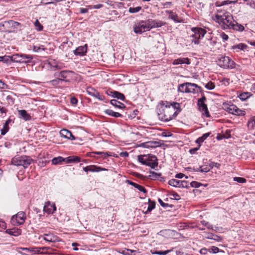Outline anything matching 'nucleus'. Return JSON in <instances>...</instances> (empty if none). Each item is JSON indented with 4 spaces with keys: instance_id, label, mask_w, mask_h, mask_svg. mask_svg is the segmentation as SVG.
<instances>
[{
    "instance_id": "f257e3e1",
    "label": "nucleus",
    "mask_w": 255,
    "mask_h": 255,
    "mask_svg": "<svg viewBox=\"0 0 255 255\" xmlns=\"http://www.w3.org/2000/svg\"><path fill=\"white\" fill-rule=\"evenodd\" d=\"M213 19L223 29H232L239 31H243L245 29L244 26L235 20L230 12L224 9H217Z\"/></svg>"
},
{
    "instance_id": "f03ea898",
    "label": "nucleus",
    "mask_w": 255,
    "mask_h": 255,
    "mask_svg": "<svg viewBox=\"0 0 255 255\" xmlns=\"http://www.w3.org/2000/svg\"><path fill=\"white\" fill-rule=\"evenodd\" d=\"M160 107L158 111V117L159 119L163 122H167L171 120L176 116L173 113V109L171 106H169V102L167 101H161Z\"/></svg>"
},
{
    "instance_id": "7ed1b4c3",
    "label": "nucleus",
    "mask_w": 255,
    "mask_h": 255,
    "mask_svg": "<svg viewBox=\"0 0 255 255\" xmlns=\"http://www.w3.org/2000/svg\"><path fill=\"white\" fill-rule=\"evenodd\" d=\"M201 90V88L196 84L189 82L180 84L178 87V91L185 93L195 94Z\"/></svg>"
},
{
    "instance_id": "20e7f679",
    "label": "nucleus",
    "mask_w": 255,
    "mask_h": 255,
    "mask_svg": "<svg viewBox=\"0 0 255 255\" xmlns=\"http://www.w3.org/2000/svg\"><path fill=\"white\" fill-rule=\"evenodd\" d=\"M32 159L29 156H18L12 158L11 163L15 166H22L27 168L32 162Z\"/></svg>"
},
{
    "instance_id": "39448f33",
    "label": "nucleus",
    "mask_w": 255,
    "mask_h": 255,
    "mask_svg": "<svg viewBox=\"0 0 255 255\" xmlns=\"http://www.w3.org/2000/svg\"><path fill=\"white\" fill-rule=\"evenodd\" d=\"M191 30L194 32L191 37V41L195 44L200 43V39L203 38L207 31L205 29L200 27H192Z\"/></svg>"
},
{
    "instance_id": "423d86ee",
    "label": "nucleus",
    "mask_w": 255,
    "mask_h": 255,
    "mask_svg": "<svg viewBox=\"0 0 255 255\" xmlns=\"http://www.w3.org/2000/svg\"><path fill=\"white\" fill-rule=\"evenodd\" d=\"M218 65L224 69H233L235 67V63L228 56H222L218 59Z\"/></svg>"
},
{
    "instance_id": "0eeeda50",
    "label": "nucleus",
    "mask_w": 255,
    "mask_h": 255,
    "mask_svg": "<svg viewBox=\"0 0 255 255\" xmlns=\"http://www.w3.org/2000/svg\"><path fill=\"white\" fill-rule=\"evenodd\" d=\"M26 218V217L25 212L20 211L16 214L12 216L10 222L13 225L18 226L24 224Z\"/></svg>"
},
{
    "instance_id": "6e6552de",
    "label": "nucleus",
    "mask_w": 255,
    "mask_h": 255,
    "mask_svg": "<svg viewBox=\"0 0 255 255\" xmlns=\"http://www.w3.org/2000/svg\"><path fill=\"white\" fill-rule=\"evenodd\" d=\"M223 108L230 114L237 116H244L246 114L245 111L240 110L234 104H224Z\"/></svg>"
},
{
    "instance_id": "1a4fd4ad",
    "label": "nucleus",
    "mask_w": 255,
    "mask_h": 255,
    "mask_svg": "<svg viewBox=\"0 0 255 255\" xmlns=\"http://www.w3.org/2000/svg\"><path fill=\"white\" fill-rule=\"evenodd\" d=\"M149 31L146 20H140L134 24L133 31L136 34H140L144 32Z\"/></svg>"
},
{
    "instance_id": "9d476101",
    "label": "nucleus",
    "mask_w": 255,
    "mask_h": 255,
    "mask_svg": "<svg viewBox=\"0 0 255 255\" xmlns=\"http://www.w3.org/2000/svg\"><path fill=\"white\" fill-rule=\"evenodd\" d=\"M206 101V98L204 95H203L201 98L198 100L197 105L199 107V110L202 113L203 115H205L206 117H210V115L208 110L207 106L205 103Z\"/></svg>"
},
{
    "instance_id": "9b49d317",
    "label": "nucleus",
    "mask_w": 255,
    "mask_h": 255,
    "mask_svg": "<svg viewBox=\"0 0 255 255\" xmlns=\"http://www.w3.org/2000/svg\"><path fill=\"white\" fill-rule=\"evenodd\" d=\"M162 145L161 140L159 141H149L141 143L140 146L144 148H155L157 147H160Z\"/></svg>"
},
{
    "instance_id": "f8f14e48",
    "label": "nucleus",
    "mask_w": 255,
    "mask_h": 255,
    "mask_svg": "<svg viewBox=\"0 0 255 255\" xmlns=\"http://www.w3.org/2000/svg\"><path fill=\"white\" fill-rule=\"evenodd\" d=\"M83 170L85 172L88 173V172H98L100 171H107L108 169L105 168L98 166L96 165H90L84 167Z\"/></svg>"
},
{
    "instance_id": "ddd939ff",
    "label": "nucleus",
    "mask_w": 255,
    "mask_h": 255,
    "mask_svg": "<svg viewBox=\"0 0 255 255\" xmlns=\"http://www.w3.org/2000/svg\"><path fill=\"white\" fill-rule=\"evenodd\" d=\"M157 159L156 156L155 155H149V157H147L146 159V162L144 165L146 166H148L151 168H154L158 165Z\"/></svg>"
},
{
    "instance_id": "4468645a",
    "label": "nucleus",
    "mask_w": 255,
    "mask_h": 255,
    "mask_svg": "<svg viewBox=\"0 0 255 255\" xmlns=\"http://www.w3.org/2000/svg\"><path fill=\"white\" fill-rule=\"evenodd\" d=\"M56 210L55 205L49 201L45 202L43 207V211L47 214H53Z\"/></svg>"
},
{
    "instance_id": "2eb2a0df",
    "label": "nucleus",
    "mask_w": 255,
    "mask_h": 255,
    "mask_svg": "<svg viewBox=\"0 0 255 255\" xmlns=\"http://www.w3.org/2000/svg\"><path fill=\"white\" fill-rule=\"evenodd\" d=\"M87 51V45L85 44L84 46H79L74 51V53L75 55L83 56L86 55Z\"/></svg>"
},
{
    "instance_id": "dca6fc26",
    "label": "nucleus",
    "mask_w": 255,
    "mask_h": 255,
    "mask_svg": "<svg viewBox=\"0 0 255 255\" xmlns=\"http://www.w3.org/2000/svg\"><path fill=\"white\" fill-rule=\"evenodd\" d=\"M60 134L62 136L70 140H75V138L71 132L68 129H63L60 130Z\"/></svg>"
},
{
    "instance_id": "f3484780",
    "label": "nucleus",
    "mask_w": 255,
    "mask_h": 255,
    "mask_svg": "<svg viewBox=\"0 0 255 255\" xmlns=\"http://www.w3.org/2000/svg\"><path fill=\"white\" fill-rule=\"evenodd\" d=\"M166 13L167 14H169V15H168L169 18L171 19L175 22H181L182 20L180 19V18L179 17L178 15L176 13L173 12L171 10H166Z\"/></svg>"
},
{
    "instance_id": "a211bd4d",
    "label": "nucleus",
    "mask_w": 255,
    "mask_h": 255,
    "mask_svg": "<svg viewBox=\"0 0 255 255\" xmlns=\"http://www.w3.org/2000/svg\"><path fill=\"white\" fill-rule=\"evenodd\" d=\"M169 106H172L173 109V113L176 117L177 115L181 111V106L179 103L176 102L169 103Z\"/></svg>"
},
{
    "instance_id": "6ab92c4d",
    "label": "nucleus",
    "mask_w": 255,
    "mask_h": 255,
    "mask_svg": "<svg viewBox=\"0 0 255 255\" xmlns=\"http://www.w3.org/2000/svg\"><path fill=\"white\" fill-rule=\"evenodd\" d=\"M5 232L10 235L16 237L21 235V230L17 228H13L6 230Z\"/></svg>"
},
{
    "instance_id": "aec40b11",
    "label": "nucleus",
    "mask_w": 255,
    "mask_h": 255,
    "mask_svg": "<svg viewBox=\"0 0 255 255\" xmlns=\"http://www.w3.org/2000/svg\"><path fill=\"white\" fill-rule=\"evenodd\" d=\"M58 237L53 234H45L44 235L43 240L48 242L55 243L58 241Z\"/></svg>"
},
{
    "instance_id": "412c9836",
    "label": "nucleus",
    "mask_w": 255,
    "mask_h": 255,
    "mask_svg": "<svg viewBox=\"0 0 255 255\" xmlns=\"http://www.w3.org/2000/svg\"><path fill=\"white\" fill-rule=\"evenodd\" d=\"M18 113L20 118L23 119L25 121H29L31 119V116L25 110H18Z\"/></svg>"
},
{
    "instance_id": "4be33fe9",
    "label": "nucleus",
    "mask_w": 255,
    "mask_h": 255,
    "mask_svg": "<svg viewBox=\"0 0 255 255\" xmlns=\"http://www.w3.org/2000/svg\"><path fill=\"white\" fill-rule=\"evenodd\" d=\"M22 54H13L11 56H10V62H14L17 63H23V60H22Z\"/></svg>"
},
{
    "instance_id": "5701e85b",
    "label": "nucleus",
    "mask_w": 255,
    "mask_h": 255,
    "mask_svg": "<svg viewBox=\"0 0 255 255\" xmlns=\"http://www.w3.org/2000/svg\"><path fill=\"white\" fill-rule=\"evenodd\" d=\"M248 48V46L244 43H239L236 45H235L232 47V49L234 50H235L236 52H239V50H245Z\"/></svg>"
},
{
    "instance_id": "b1692460",
    "label": "nucleus",
    "mask_w": 255,
    "mask_h": 255,
    "mask_svg": "<svg viewBox=\"0 0 255 255\" xmlns=\"http://www.w3.org/2000/svg\"><path fill=\"white\" fill-rule=\"evenodd\" d=\"M49 249V247H36L31 248V251L35 254H44L46 251Z\"/></svg>"
},
{
    "instance_id": "393cba45",
    "label": "nucleus",
    "mask_w": 255,
    "mask_h": 255,
    "mask_svg": "<svg viewBox=\"0 0 255 255\" xmlns=\"http://www.w3.org/2000/svg\"><path fill=\"white\" fill-rule=\"evenodd\" d=\"M127 182L129 185H130L133 186L134 188L137 189L139 191L142 192L144 193H146L147 192L146 190L143 186L140 185L138 184H136L134 182H133L132 181H130L129 180H127Z\"/></svg>"
},
{
    "instance_id": "a878e982",
    "label": "nucleus",
    "mask_w": 255,
    "mask_h": 255,
    "mask_svg": "<svg viewBox=\"0 0 255 255\" xmlns=\"http://www.w3.org/2000/svg\"><path fill=\"white\" fill-rule=\"evenodd\" d=\"M70 72V71L67 70L62 71L59 73H55L54 74V77L56 78H60L64 80V79L67 77V74Z\"/></svg>"
},
{
    "instance_id": "bb28decb",
    "label": "nucleus",
    "mask_w": 255,
    "mask_h": 255,
    "mask_svg": "<svg viewBox=\"0 0 255 255\" xmlns=\"http://www.w3.org/2000/svg\"><path fill=\"white\" fill-rule=\"evenodd\" d=\"M155 207V202L148 200V205L147 210L144 212L145 214H148Z\"/></svg>"
},
{
    "instance_id": "cd10ccee",
    "label": "nucleus",
    "mask_w": 255,
    "mask_h": 255,
    "mask_svg": "<svg viewBox=\"0 0 255 255\" xmlns=\"http://www.w3.org/2000/svg\"><path fill=\"white\" fill-rule=\"evenodd\" d=\"M105 113L108 115L114 117L115 118L123 117V115L119 113L114 112L110 109H107L105 111Z\"/></svg>"
},
{
    "instance_id": "c85d7f7f",
    "label": "nucleus",
    "mask_w": 255,
    "mask_h": 255,
    "mask_svg": "<svg viewBox=\"0 0 255 255\" xmlns=\"http://www.w3.org/2000/svg\"><path fill=\"white\" fill-rule=\"evenodd\" d=\"M11 122V120L8 119L4 123L2 128L1 129V134L4 135L9 130L8 124Z\"/></svg>"
},
{
    "instance_id": "c756f323",
    "label": "nucleus",
    "mask_w": 255,
    "mask_h": 255,
    "mask_svg": "<svg viewBox=\"0 0 255 255\" xmlns=\"http://www.w3.org/2000/svg\"><path fill=\"white\" fill-rule=\"evenodd\" d=\"M111 93L112 94L111 96L113 97L117 98L118 99L123 101L125 100L124 95L118 91H114L111 92Z\"/></svg>"
},
{
    "instance_id": "7c9ffc66",
    "label": "nucleus",
    "mask_w": 255,
    "mask_h": 255,
    "mask_svg": "<svg viewBox=\"0 0 255 255\" xmlns=\"http://www.w3.org/2000/svg\"><path fill=\"white\" fill-rule=\"evenodd\" d=\"M110 103L113 106L120 109H124L126 108V106L124 104L115 99L111 100Z\"/></svg>"
},
{
    "instance_id": "2f4dec72",
    "label": "nucleus",
    "mask_w": 255,
    "mask_h": 255,
    "mask_svg": "<svg viewBox=\"0 0 255 255\" xmlns=\"http://www.w3.org/2000/svg\"><path fill=\"white\" fill-rule=\"evenodd\" d=\"M81 161V158L78 156H70L66 158V162H79Z\"/></svg>"
},
{
    "instance_id": "473e14b6",
    "label": "nucleus",
    "mask_w": 255,
    "mask_h": 255,
    "mask_svg": "<svg viewBox=\"0 0 255 255\" xmlns=\"http://www.w3.org/2000/svg\"><path fill=\"white\" fill-rule=\"evenodd\" d=\"M63 161L66 162V158H64L61 156H58L52 159V163L54 165H57L58 164H60Z\"/></svg>"
},
{
    "instance_id": "72a5a7b5",
    "label": "nucleus",
    "mask_w": 255,
    "mask_h": 255,
    "mask_svg": "<svg viewBox=\"0 0 255 255\" xmlns=\"http://www.w3.org/2000/svg\"><path fill=\"white\" fill-rule=\"evenodd\" d=\"M147 157H149V154L139 155L138 156V160L142 164L144 165Z\"/></svg>"
},
{
    "instance_id": "f704fd0d",
    "label": "nucleus",
    "mask_w": 255,
    "mask_h": 255,
    "mask_svg": "<svg viewBox=\"0 0 255 255\" xmlns=\"http://www.w3.org/2000/svg\"><path fill=\"white\" fill-rule=\"evenodd\" d=\"M168 184L173 187H179L180 180L175 179H172L168 181Z\"/></svg>"
},
{
    "instance_id": "c9c22d12",
    "label": "nucleus",
    "mask_w": 255,
    "mask_h": 255,
    "mask_svg": "<svg viewBox=\"0 0 255 255\" xmlns=\"http://www.w3.org/2000/svg\"><path fill=\"white\" fill-rule=\"evenodd\" d=\"M150 174L148 175V178L151 180H157L160 177V173H157L154 171H150Z\"/></svg>"
},
{
    "instance_id": "e433bc0d",
    "label": "nucleus",
    "mask_w": 255,
    "mask_h": 255,
    "mask_svg": "<svg viewBox=\"0 0 255 255\" xmlns=\"http://www.w3.org/2000/svg\"><path fill=\"white\" fill-rule=\"evenodd\" d=\"M248 127L249 128L254 129L255 127V116L252 117L249 120Z\"/></svg>"
},
{
    "instance_id": "4c0bfd02",
    "label": "nucleus",
    "mask_w": 255,
    "mask_h": 255,
    "mask_svg": "<svg viewBox=\"0 0 255 255\" xmlns=\"http://www.w3.org/2000/svg\"><path fill=\"white\" fill-rule=\"evenodd\" d=\"M172 250H166L165 251H153L151 250L150 252L152 255H166L167 254L170 253Z\"/></svg>"
},
{
    "instance_id": "58836bf2",
    "label": "nucleus",
    "mask_w": 255,
    "mask_h": 255,
    "mask_svg": "<svg viewBox=\"0 0 255 255\" xmlns=\"http://www.w3.org/2000/svg\"><path fill=\"white\" fill-rule=\"evenodd\" d=\"M147 25H148L149 30L153 28H155L154 25H155L156 20H153L151 19H148L146 20Z\"/></svg>"
},
{
    "instance_id": "ea45409f",
    "label": "nucleus",
    "mask_w": 255,
    "mask_h": 255,
    "mask_svg": "<svg viewBox=\"0 0 255 255\" xmlns=\"http://www.w3.org/2000/svg\"><path fill=\"white\" fill-rule=\"evenodd\" d=\"M64 81V80L60 78H56V79L51 80L49 83L52 86H56L60 84V82Z\"/></svg>"
},
{
    "instance_id": "a19ab883",
    "label": "nucleus",
    "mask_w": 255,
    "mask_h": 255,
    "mask_svg": "<svg viewBox=\"0 0 255 255\" xmlns=\"http://www.w3.org/2000/svg\"><path fill=\"white\" fill-rule=\"evenodd\" d=\"M141 6H137L135 7H130L128 8V11L130 13H134L139 12L141 9Z\"/></svg>"
},
{
    "instance_id": "79ce46f5",
    "label": "nucleus",
    "mask_w": 255,
    "mask_h": 255,
    "mask_svg": "<svg viewBox=\"0 0 255 255\" xmlns=\"http://www.w3.org/2000/svg\"><path fill=\"white\" fill-rule=\"evenodd\" d=\"M22 60L23 62L27 63L30 62L32 59L33 57L29 55L22 54Z\"/></svg>"
},
{
    "instance_id": "37998d69",
    "label": "nucleus",
    "mask_w": 255,
    "mask_h": 255,
    "mask_svg": "<svg viewBox=\"0 0 255 255\" xmlns=\"http://www.w3.org/2000/svg\"><path fill=\"white\" fill-rule=\"evenodd\" d=\"M2 61L4 63H10V58L9 56H0V62Z\"/></svg>"
},
{
    "instance_id": "c03bdc74",
    "label": "nucleus",
    "mask_w": 255,
    "mask_h": 255,
    "mask_svg": "<svg viewBox=\"0 0 255 255\" xmlns=\"http://www.w3.org/2000/svg\"><path fill=\"white\" fill-rule=\"evenodd\" d=\"M211 169V167L209 166H206L205 167L200 166L199 168L196 170V171H200L201 172H208Z\"/></svg>"
},
{
    "instance_id": "a18cd8bd",
    "label": "nucleus",
    "mask_w": 255,
    "mask_h": 255,
    "mask_svg": "<svg viewBox=\"0 0 255 255\" xmlns=\"http://www.w3.org/2000/svg\"><path fill=\"white\" fill-rule=\"evenodd\" d=\"M158 202L159 203L161 206H162L163 208H166L167 207H170L172 208L173 207V206L171 204H168L167 203H165L161 199L159 198Z\"/></svg>"
},
{
    "instance_id": "49530a36",
    "label": "nucleus",
    "mask_w": 255,
    "mask_h": 255,
    "mask_svg": "<svg viewBox=\"0 0 255 255\" xmlns=\"http://www.w3.org/2000/svg\"><path fill=\"white\" fill-rule=\"evenodd\" d=\"M46 49L44 47L43 45H40V46H36L34 45L33 46V50L35 52H39L41 50L43 51H45Z\"/></svg>"
},
{
    "instance_id": "de8ad7c7",
    "label": "nucleus",
    "mask_w": 255,
    "mask_h": 255,
    "mask_svg": "<svg viewBox=\"0 0 255 255\" xmlns=\"http://www.w3.org/2000/svg\"><path fill=\"white\" fill-rule=\"evenodd\" d=\"M209 167H211V169H212L214 167H215L219 169L221 166V164L220 163H217V162H213L211 160L209 161Z\"/></svg>"
},
{
    "instance_id": "09e8293b",
    "label": "nucleus",
    "mask_w": 255,
    "mask_h": 255,
    "mask_svg": "<svg viewBox=\"0 0 255 255\" xmlns=\"http://www.w3.org/2000/svg\"><path fill=\"white\" fill-rule=\"evenodd\" d=\"M234 181H236L240 183H246L247 180L245 178L243 177H235L233 178Z\"/></svg>"
},
{
    "instance_id": "8fccbe9b",
    "label": "nucleus",
    "mask_w": 255,
    "mask_h": 255,
    "mask_svg": "<svg viewBox=\"0 0 255 255\" xmlns=\"http://www.w3.org/2000/svg\"><path fill=\"white\" fill-rule=\"evenodd\" d=\"M220 251V249L215 246H212L209 249V252L210 253L216 254L218 253Z\"/></svg>"
},
{
    "instance_id": "3c124183",
    "label": "nucleus",
    "mask_w": 255,
    "mask_h": 255,
    "mask_svg": "<svg viewBox=\"0 0 255 255\" xmlns=\"http://www.w3.org/2000/svg\"><path fill=\"white\" fill-rule=\"evenodd\" d=\"M240 99L242 101H245L249 97V93H243L240 95L239 96Z\"/></svg>"
},
{
    "instance_id": "603ef678",
    "label": "nucleus",
    "mask_w": 255,
    "mask_h": 255,
    "mask_svg": "<svg viewBox=\"0 0 255 255\" xmlns=\"http://www.w3.org/2000/svg\"><path fill=\"white\" fill-rule=\"evenodd\" d=\"M34 25L35 26L36 29L38 31H41L43 29V26L40 23L38 20H36L34 22Z\"/></svg>"
},
{
    "instance_id": "864d4df0",
    "label": "nucleus",
    "mask_w": 255,
    "mask_h": 255,
    "mask_svg": "<svg viewBox=\"0 0 255 255\" xmlns=\"http://www.w3.org/2000/svg\"><path fill=\"white\" fill-rule=\"evenodd\" d=\"M166 24V23L165 22H164V21H162L161 20H156V22H155L156 25H154V27H155V28L160 27L162 26L165 25Z\"/></svg>"
},
{
    "instance_id": "5fc2aeb1",
    "label": "nucleus",
    "mask_w": 255,
    "mask_h": 255,
    "mask_svg": "<svg viewBox=\"0 0 255 255\" xmlns=\"http://www.w3.org/2000/svg\"><path fill=\"white\" fill-rule=\"evenodd\" d=\"M179 187L188 188L189 187V182L187 181H180V180Z\"/></svg>"
},
{
    "instance_id": "6e6d98bb",
    "label": "nucleus",
    "mask_w": 255,
    "mask_h": 255,
    "mask_svg": "<svg viewBox=\"0 0 255 255\" xmlns=\"http://www.w3.org/2000/svg\"><path fill=\"white\" fill-rule=\"evenodd\" d=\"M94 97L99 99L100 101H104L105 100V97L103 95H101L99 92H97V93H95Z\"/></svg>"
},
{
    "instance_id": "4d7b16f0",
    "label": "nucleus",
    "mask_w": 255,
    "mask_h": 255,
    "mask_svg": "<svg viewBox=\"0 0 255 255\" xmlns=\"http://www.w3.org/2000/svg\"><path fill=\"white\" fill-rule=\"evenodd\" d=\"M190 184L191 187L195 188H198L202 185L201 183L197 181H192Z\"/></svg>"
},
{
    "instance_id": "13d9d810",
    "label": "nucleus",
    "mask_w": 255,
    "mask_h": 255,
    "mask_svg": "<svg viewBox=\"0 0 255 255\" xmlns=\"http://www.w3.org/2000/svg\"><path fill=\"white\" fill-rule=\"evenodd\" d=\"M205 88L208 90H213L215 88V85L212 82H210L206 85Z\"/></svg>"
},
{
    "instance_id": "bf43d9fd",
    "label": "nucleus",
    "mask_w": 255,
    "mask_h": 255,
    "mask_svg": "<svg viewBox=\"0 0 255 255\" xmlns=\"http://www.w3.org/2000/svg\"><path fill=\"white\" fill-rule=\"evenodd\" d=\"M201 223L203 225H204V226H205L207 227V228L208 229L213 230V227H212V226L211 225H210V224L208 222H206V221H201Z\"/></svg>"
},
{
    "instance_id": "052dcab7",
    "label": "nucleus",
    "mask_w": 255,
    "mask_h": 255,
    "mask_svg": "<svg viewBox=\"0 0 255 255\" xmlns=\"http://www.w3.org/2000/svg\"><path fill=\"white\" fill-rule=\"evenodd\" d=\"M220 37L222 38L223 41H225L228 40L229 36L224 32H222L220 34Z\"/></svg>"
},
{
    "instance_id": "680f3d73",
    "label": "nucleus",
    "mask_w": 255,
    "mask_h": 255,
    "mask_svg": "<svg viewBox=\"0 0 255 255\" xmlns=\"http://www.w3.org/2000/svg\"><path fill=\"white\" fill-rule=\"evenodd\" d=\"M87 92L90 95H91L94 97V95H95V93L97 92V91L94 90L93 89L90 88H88L87 89Z\"/></svg>"
},
{
    "instance_id": "e2e57ef3",
    "label": "nucleus",
    "mask_w": 255,
    "mask_h": 255,
    "mask_svg": "<svg viewBox=\"0 0 255 255\" xmlns=\"http://www.w3.org/2000/svg\"><path fill=\"white\" fill-rule=\"evenodd\" d=\"M246 1L251 6L255 8V0H244Z\"/></svg>"
},
{
    "instance_id": "0e129e2a",
    "label": "nucleus",
    "mask_w": 255,
    "mask_h": 255,
    "mask_svg": "<svg viewBox=\"0 0 255 255\" xmlns=\"http://www.w3.org/2000/svg\"><path fill=\"white\" fill-rule=\"evenodd\" d=\"M183 58H178V59H175L173 61V64L174 65H178V64H183Z\"/></svg>"
},
{
    "instance_id": "69168bd1",
    "label": "nucleus",
    "mask_w": 255,
    "mask_h": 255,
    "mask_svg": "<svg viewBox=\"0 0 255 255\" xmlns=\"http://www.w3.org/2000/svg\"><path fill=\"white\" fill-rule=\"evenodd\" d=\"M70 103L72 105H76L78 103V100L75 97H72L70 99Z\"/></svg>"
},
{
    "instance_id": "338daca9",
    "label": "nucleus",
    "mask_w": 255,
    "mask_h": 255,
    "mask_svg": "<svg viewBox=\"0 0 255 255\" xmlns=\"http://www.w3.org/2000/svg\"><path fill=\"white\" fill-rule=\"evenodd\" d=\"M41 3L44 5H47L53 3V1H52V0H41Z\"/></svg>"
},
{
    "instance_id": "774afa93",
    "label": "nucleus",
    "mask_w": 255,
    "mask_h": 255,
    "mask_svg": "<svg viewBox=\"0 0 255 255\" xmlns=\"http://www.w3.org/2000/svg\"><path fill=\"white\" fill-rule=\"evenodd\" d=\"M208 252H209V249L204 248L200 250V253L202 255H206Z\"/></svg>"
}]
</instances>
